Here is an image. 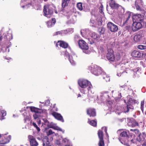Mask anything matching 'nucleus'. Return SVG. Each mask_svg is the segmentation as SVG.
Listing matches in <instances>:
<instances>
[{
  "mask_svg": "<svg viewBox=\"0 0 146 146\" xmlns=\"http://www.w3.org/2000/svg\"><path fill=\"white\" fill-rule=\"evenodd\" d=\"M127 103L126 106L123 107H121V106H119L116 108V112L118 114H119L121 112L124 113L128 112L130 110H132L133 109V106L132 105L137 102V101L128 97L127 99Z\"/></svg>",
  "mask_w": 146,
  "mask_h": 146,
  "instance_id": "f257e3e1",
  "label": "nucleus"
},
{
  "mask_svg": "<svg viewBox=\"0 0 146 146\" xmlns=\"http://www.w3.org/2000/svg\"><path fill=\"white\" fill-rule=\"evenodd\" d=\"M32 0V3L31 4L29 3H28V5H27L28 3L27 0H22L21 3V7L23 8L26 7V8H27L28 7H30L32 6L36 10H38L40 9H41L40 5L38 4H37L35 2V4H34L33 2H34V0Z\"/></svg>",
  "mask_w": 146,
  "mask_h": 146,
  "instance_id": "f03ea898",
  "label": "nucleus"
},
{
  "mask_svg": "<svg viewBox=\"0 0 146 146\" xmlns=\"http://www.w3.org/2000/svg\"><path fill=\"white\" fill-rule=\"evenodd\" d=\"M101 130H99L98 131V135L100 139V141L98 143L99 146H104V143L103 140V131L104 130L106 133V136L107 138L109 137L107 133V128L106 127H102Z\"/></svg>",
  "mask_w": 146,
  "mask_h": 146,
  "instance_id": "7ed1b4c3",
  "label": "nucleus"
},
{
  "mask_svg": "<svg viewBox=\"0 0 146 146\" xmlns=\"http://www.w3.org/2000/svg\"><path fill=\"white\" fill-rule=\"evenodd\" d=\"M89 69L92 74L96 76L101 74L102 71L101 68L96 65H92L89 67Z\"/></svg>",
  "mask_w": 146,
  "mask_h": 146,
  "instance_id": "20e7f679",
  "label": "nucleus"
},
{
  "mask_svg": "<svg viewBox=\"0 0 146 146\" xmlns=\"http://www.w3.org/2000/svg\"><path fill=\"white\" fill-rule=\"evenodd\" d=\"M78 43L79 47L83 50V52L86 54H89L90 53V51L89 50V47L88 44L84 40H80Z\"/></svg>",
  "mask_w": 146,
  "mask_h": 146,
  "instance_id": "39448f33",
  "label": "nucleus"
},
{
  "mask_svg": "<svg viewBox=\"0 0 146 146\" xmlns=\"http://www.w3.org/2000/svg\"><path fill=\"white\" fill-rule=\"evenodd\" d=\"M78 83L80 86L82 88H85L87 87L90 88H92L90 82L86 80L80 79L78 81Z\"/></svg>",
  "mask_w": 146,
  "mask_h": 146,
  "instance_id": "423d86ee",
  "label": "nucleus"
},
{
  "mask_svg": "<svg viewBox=\"0 0 146 146\" xmlns=\"http://www.w3.org/2000/svg\"><path fill=\"white\" fill-rule=\"evenodd\" d=\"M133 15L132 13L128 11L124 15L123 19V24H126L128 22L130 23L131 19H133Z\"/></svg>",
  "mask_w": 146,
  "mask_h": 146,
  "instance_id": "0eeeda50",
  "label": "nucleus"
},
{
  "mask_svg": "<svg viewBox=\"0 0 146 146\" xmlns=\"http://www.w3.org/2000/svg\"><path fill=\"white\" fill-rule=\"evenodd\" d=\"M43 12L44 16L48 18L50 17L53 13L52 9L48 5L44 6Z\"/></svg>",
  "mask_w": 146,
  "mask_h": 146,
  "instance_id": "6e6552de",
  "label": "nucleus"
},
{
  "mask_svg": "<svg viewBox=\"0 0 146 146\" xmlns=\"http://www.w3.org/2000/svg\"><path fill=\"white\" fill-rule=\"evenodd\" d=\"M102 21L101 18L100 16H98L97 17L95 15H92V17L90 20V22L93 24H94L95 22L99 26L101 25L102 24Z\"/></svg>",
  "mask_w": 146,
  "mask_h": 146,
  "instance_id": "1a4fd4ad",
  "label": "nucleus"
},
{
  "mask_svg": "<svg viewBox=\"0 0 146 146\" xmlns=\"http://www.w3.org/2000/svg\"><path fill=\"white\" fill-rule=\"evenodd\" d=\"M140 31L139 34L135 35L133 38L134 41L136 42H141L143 39H145L144 34Z\"/></svg>",
  "mask_w": 146,
  "mask_h": 146,
  "instance_id": "9d476101",
  "label": "nucleus"
},
{
  "mask_svg": "<svg viewBox=\"0 0 146 146\" xmlns=\"http://www.w3.org/2000/svg\"><path fill=\"white\" fill-rule=\"evenodd\" d=\"M132 26V29L134 32H135L141 29L142 25L141 22L134 21Z\"/></svg>",
  "mask_w": 146,
  "mask_h": 146,
  "instance_id": "9b49d317",
  "label": "nucleus"
},
{
  "mask_svg": "<svg viewBox=\"0 0 146 146\" xmlns=\"http://www.w3.org/2000/svg\"><path fill=\"white\" fill-rule=\"evenodd\" d=\"M145 19L144 15L141 14H136L133 15V21H137L141 22Z\"/></svg>",
  "mask_w": 146,
  "mask_h": 146,
  "instance_id": "f8f14e48",
  "label": "nucleus"
},
{
  "mask_svg": "<svg viewBox=\"0 0 146 146\" xmlns=\"http://www.w3.org/2000/svg\"><path fill=\"white\" fill-rule=\"evenodd\" d=\"M61 55H64L66 57V58H68L69 61L71 64L72 65H74L75 64V61L73 59V56L70 55L68 52L66 51H62L61 52Z\"/></svg>",
  "mask_w": 146,
  "mask_h": 146,
  "instance_id": "ddd939ff",
  "label": "nucleus"
},
{
  "mask_svg": "<svg viewBox=\"0 0 146 146\" xmlns=\"http://www.w3.org/2000/svg\"><path fill=\"white\" fill-rule=\"evenodd\" d=\"M106 57L109 60L113 61L115 59V57L113 54V51L112 49H110L108 50V52L107 54Z\"/></svg>",
  "mask_w": 146,
  "mask_h": 146,
  "instance_id": "4468645a",
  "label": "nucleus"
},
{
  "mask_svg": "<svg viewBox=\"0 0 146 146\" xmlns=\"http://www.w3.org/2000/svg\"><path fill=\"white\" fill-rule=\"evenodd\" d=\"M107 27L108 29L112 32H116L118 29L117 26L116 25L111 22L108 23Z\"/></svg>",
  "mask_w": 146,
  "mask_h": 146,
  "instance_id": "2eb2a0df",
  "label": "nucleus"
},
{
  "mask_svg": "<svg viewBox=\"0 0 146 146\" xmlns=\"http://www.w3.org/2000/svg\"><path fill=\"white\" fill-rule=\"evenodd\" d=\"M47 127L48 128H52L55 130L60 131L62 132L63 133L64 132V130H63L61 128L56 126L55 124L52 123H49V124L47 125Z\"/></svg>",
  "mask_w": 146,
  "mask_h": 146,
  "instance_id": "dca6fc26",
  "label": "nucleus"
},
{
  "mask_svg": "<svg viewBox=\"0 0 146 146\" xmlns=\"http://www.w3.org/2000/svg\"><path fill=\"white\" fill-rule=\"evenodd\" d=\"M30 142V145L31 146H37L38 143L36 141L35 138L33 136L29 135L28 137Z\"/></svg>",
  "mask_w": 146,
  "mask_h": 146,
  "instance_id": "f3484780",
  "label": "nucleus"
},
{
  "mask_svg": "<svg viewBox=\"0 0 146 146\" xmlns=\"http://www.w3.org/2000/svg\"><path fill=\"white\" fill-rule=\"evenodd\" d=\"M124 66V65L122 64L120 66H119L117 72V76H121V74L123 73L124 72V70H125V68L124 66Z\"/></svg>",
  "mask_w": 146,
  "mask_h": 146,
  "instance_id": "a211bd4d",
  "label": "nucleus"
},
{
  "mask_svg": "<svg viewBox=\"0 0 146 146\" xmlns=\"http://www.w3.org/2000/svg\"><path fill=\"white\" fill-rule=\"evenodd\" d=\"M52 115L56 119L62 122H64L63 117L60 114L54 112L52 113Z\"/></svg>",
  "mask_w": 146,
  "mask_h": 146,
  "instance_id": "6ab92c4d",
  "label": "nucleus"
},
{
  "mask_svg": "<svg viewBox=\"0 0 146 146\" xmlns=\"http://www.w3.org/2000/svg\"><path fill=\"white\" fill-rule=\"evenodd\" d=\"M81 34L83 37H88L91 32L88 29H82L81 31Z\"/></svg>",
  "mask_w": 146,
  "mask_h": 146,
  "instance_id": "aec40b11",
  "label": "nucleus"
},
{
  "mask_svg": "<svg viewBox=\"0 0 146 146\" xmlns=\"http://www.w3.org/2000/svg\"><path fill=\"white\" fill-rule=\"evenodd\" d=\"M58 45L63 48H65L67 47L68 44L67 43L64 41H59L56 44V46L57 47H58Z\"/></svg>",
  "mask_w": 146,
  "mask_h": 146,
  "instance_id": "412c9836",
  "label": "nucleus"
},
{
  "mask_svg": "<svg viewBox=\"0 0 146 146\" xmlns=\"http://www.w3.org/2000/svg\"><path fill=\"white\" fill-rule=\"evenodd\" d=\"M30 109L32 111L36 113H41L43 111V110L41 109H39L34 107L31 106L30 107Z\"/></svg>",
  "mask_w": 146,
  "mask_h": 146,
  "instance_id": "4be33fe9",
  "label": "nucleus"
},
{
  "mask_svg": "<svg viewBox=\"0 0 146 146\" xmlns=\"http://www.w3.org/2000/svg\"><path fill=\"white\" fill-rule=\"evenodd\" d=\"M7 114L6 111L1 107H0V119L1 120L5 119L4 117Z\"/></svg>",
  "mask_w": 146,
  "mask_h": 146,
  "instance_id": "5701e85b",
  "label": "nucleus"
},
{
  "mask_svg": "<svg viewBox=\"0 0 146 146\" xmlns=\"http://www.w3.org/2000/svg\"><path fill=\"white\" fill-rule=\"evenodd\" d=\"M87 113L90 117H94L96 115V112L94 109L89 108L87 110Z\"/></svg>",
  "mask_w": 146,
  "mask_h": 146,
  "instance_id": "b1692460",
  "label": "nucleus"
},
{
  "mask_svg": "<svg viewBox=\"0 0 146 146\" xmlns=\"http://www.w3.org/2000/svg\"><path fill=\"white\" fill-rule=\"evenodd\" d=\"M11 136L10 135H8V137H7L5 139L2 140L0 141V146H4L3 144H4L8 143L11 139Z\"/></svg>",
  "mask_w": 146,
  "mask_h": 146,
  "instance_id": "393cba45",
  "label": "nucleus"
},
{
  "mask_svg": "<svg viewBox=\"0 0 146 146\" xmlns=\"http://www.w3.org/2000/svg\"><path fill=\"white\" fill-rule=\"evenodd\" d=\"M128 125L132 127L138 125V123L133 119H130L128 123Z\"/></svg>",
  "mask_w": 146,
  "mask_h": 146,
  "instance_id": "a878e982",
  "label": "nucleus"
},
{
  "mask_svg": "<svg viewBox=\"0 0 146 146\" xmlns=\"http://www.w3.org/2000/svg\"><path fill=\"white\" fill-rule=\"evenodd\" d=\"M143 1L142 0H136L135 1V5L137 10L141 11V9L139 5H142L143 4Z\"/></svg>",
  "mask_w": 146,
  "mask_h": 146,
  "instance_id": "bb28decb",
  "label": "nucleus"
},
{
  "mask_svg": "<svg viewBox=\"0 0 146 146\" xmlns=\"http://www.w3.org/2000/svg\"><path fill=\"white\" fill-rule=\"evenodd\" d=\"M145 135L144 133H142L139 135L138 137L137 138V140L139 142H142L145 139Z\"/></svg>",
  "mask_w": 146,
  "mask_h": 146,
  "instance_id": "cd10ccee",
  "label": "nucleus"
},
{
  "mask_svg": "<svg viewBox=\"0 0 146 146\" xmlns=\"http://www.w3.org/2000/svg\"><path fill=\"white\" fill-rule=\"evenodd\" d=\"M110 5L112 9H116L119 6V5L115 3V1L113 0H110Z\"/></svg>",
  "mask_w": 146,
  "mask_h": 146,
  "instance_id": "c85d7f7f",
  "label": "nucleus"
},
{
  "mask_svg": "<svg viewBox=\"0 0 146 146\" xmlns=\"http://www.w3.org/2000/svg\"><path fill=\"white\" fill-rule=\"evenodd\" d=\"M131 55L133 57L139 58L141 56V53L138 51L134 50L132 52Z\"/></svg>",
  "mask_w": 146,
  "mask_h": 146,
  "instance_id": "c756f323",
  "label": "nucleus"
},
{
  "mask_svg": "<svg viewBox=\"0 0 146 146\" xmlns=\"http://www.w3.org/2000/svg\"><path fill=\"white\" fill-rule=\"evenodd\" d=\"M55 19L54 18L52 19V21H48L47 23V27H50L53 26L56 23Z\"/></svg>",
  "mask_w": 146,
  "mask_h": 146,
  "instance_id": "7c9ffc66",
  "label": "nucleus"
},
{
  "mask_svg": "<svg viewBox=\"0 0 146 146\" xmlns=\"http://www.w3.org/2000/svg\"><path fill=\"white\" fill-rule=\"evenodd\" d=\"M90 36L92 38L96 40L100 38V36L94 32H91Z\"/></svg>",
  "mask_w": 146,
  "mask_h": 146,
  "instance_id": "2f4dec72",
  "label": "nucleus"
},
{
  "mask_svg": "<svg viewBox=\"0 0 146 146\" xmlns=\"http://www.w3.org/2000/svg\"><path fill=\"white\" fill-rule=\"evenodd\" d=\"M43 146H46L49 144V139L47 136H45L42 139Z\"/></svg>",
  "mask_w": 146,
  "mask_h": 146,
  "instance_id": "473e14b6",
  "label": "nucleus"
},
{
  "mask_svg": "<svg viewBox=\"0 0 146 146\" xmlns=\"http://www.w3.org/2000/svg\"><path fill=\"white\" fill-rule=\"evenodd\" d=\"M101 74H102L103 79L105 80L106 81L108 82L110 81V78L108 75L106 74V73L102 71Z\"/></svg>",
  "mask_w": 146,
  "mask_h": 146,
  "instance_id": "72a5a7b5",
  "label": "nucleus"
},
{
  "mask_svg": "<svg viewBox=\"0 0 146 146\" xmlns=\"http://www.w3.org/2000/svg\"><path fill=\"white\" fill-rule=\"evenodd\" d=\"M23 111H24V113H23V115L24 117V119L25 121L27 120H29V117L28 115H27V113L26 112V111L25 110H23V111H20V112H22Z\"/></svg>",
  "mask_w": 146,
  "mask_h": 146,
  "instance_id": "f704fd0d",
  "label": "nucleus"
},
{
  "mask_svg": "<svg viewBox=\"0 0 146 146\" xmlns=\"http://www.w3.org/2000/svg\"><path fill=\"white\" fill-rule=\"evenodd\" d=\"M88 122L91 125L95 127L97 125V122L96 121L94 120H92L90 121L89 119H88Z\"/></svg>",
  "mask_w": 146,
  "mask_h": 146,
  "instance_id": "c9c22d12",
  "label": "nucleus"
},
{
  "mask_svg": "<svg viewBox=\"0 0 146 146\" xmlns=\"http://www.w3.org/2000/svg\"><path fill=\"white\" fill-rule=\"evenodd\" d=\"M70 1V0H63L62 3V7L64 8L66 6H67Z\"/></svg>",
  "mask_w": 146,
  "mask_h": 146,
  "instance_id": "e433bc0d",
  "label": "nucleus"
},
{
  "mask_svg": "<svg viewBox=\"0 0 146 146\" xmlns=\"http://www.w3.org/2000/svg\"><path fill=\"white\" fill-rule=\"evenodd\" d=\"M5 38H7V40H10L13 38L12 34L11 33H8L7 35L4 37Z\"/></svg>",
  "mask_w": 146,
  "mask_h": 146,
  "instance_id": "4c0bfd02",
  "label": "nucleus"
},
{
  "mask_svg": "<svg viewBox=\"0 0 146 146\" xmlns=\"http://www.w3.org/2000/svg\"><path fill=\"white\" fill-rule=\"evenodd\" d=\"M77 7L80 11H82L83 9L82 4L81 3L79 2L77 3Z\"/></svg>",
  "mask_w": 146,
  "mask_h": 146,
  "instance_id": "58836bf2",
  "label": "nucleus"
},
{
  "mask_svg": "<svg viewBox=\"0 0 146 146\" xmlns=\"http://www.w3.org/2000/svg\"><path fill=\"white\" fill-rule=\"evenodd\" d=\"M99 33L101 34H103L105 31V29L103 27L99 28L98 30Z\"/></svg>",
  "mask_w": 146,
  "mask_h": 146,
  "instance_id": "ea45409f",
  "label": "nucleus"
},
{
  "mask_svg": "<svg viewBox=\"0 0 146 146\" xmlns=\"http://www.w3.org/2000/svg\"><path fill=\"white\" fill-rule=\"evenodd\" d=\"M120 135L122 137H125L127 138L128 137V134L127 131H123L120 133Z\"/></svg>",
  "mask_w": 146,
  "mask_h": 146,
  "instance_id": "a19ab883",
  "label": "nucleus"
},
{
  "mask_svg": "<svg viewBox=\"0 0 146 146\" xmlns=\"http://www.w3.org/2000/svg\"><path fill=\"white\" fill-rule=\"evenodd\" d=\"M92 88H90L88 87L87 88L88 91V95L90 96H91V95L94 94V92L91 90Z\"/></svg>",
  "mask_w": 146,
  "mask_h": 146,
  "instance_id": "79ce46f5",
  "label": "nucleus"
},
{
  "mask_svg": "<svg viewBox=\"0 0 146 146\" xmlns=\"http://www.w3.org/2000/svg\"><path fill=\"white\" fill-rule=\"evenodd\" d=\"M137 48L140 50H145L146 49V45H138Z\"/></svg>",
  "mask_w": 146,
  "mask_h": 146,
  "instance_id": "37998d69",
  "label": "nucleus"
},
{
  "mask_svg": "<svg viewBox=\"0 0 146 146\" xmlns=\"http://www.w3.org/2000/svg\"><path fill=\"white\" fill-rule=\"evenodd\" d=\"M40 103L43 104L44 106H47L49 105L50 103V101L49 100H47L44 102H40Z\"/></svg>",
  "mask_w": 146,
  "mask_h": 146,
  "instance_id": "c03bdc74",
  "label": "nucleus"
},
{
  "mask_svg": "<svg viewBox=\"0 0 146 146\" xmlns=\"http://www.w3.org/2000/svg\"><path fill=\"white\" fill-rule=\"evenodd\" d=\"M44 122L42 123V125L43 126L44 125L47 126L48 124H49V121L46 119H43Z\"/></svg>",
  "mask_w": 146,
  "mask_h": 146,
  "instance_id": "a18cd8bd",
  "label": "nucleus"
},
{
  "mask_svg": "<svg viewBox=\"0 0 146 146\" xmlns=\"http://www.w3.org/2000/svg\"><path fill=\"white\" fill-rule=\"evenodd\" d=\"M62 141L63 143L65 144H66L67 143H69L70 141L69 139H68L67 138H65L62 139Z\"/></svg>",
  "mask_w": 146,
  "mask_h": 146,
  "instance_id": "49530a36",
  "label": "nucleus"
},
{
  "mask_svg": "<svg viewBox=\"0 0 146 146\" xmlns=\"http://www.w3.org/2000/svg\"><path fill=\"white\" fill-rule=\"evenodd\" d=\"M33 125L36 128V129H37V131L38 132H39L40 131V128L37 126V125L36 124L34 123L33 122L32 123Z\"/></svg>",
  "mask_w": 146,
  "mask_h": 146,
  "instance_id": "de8ad7c7",
  "label": "nucleus"
},
{
  "mask_svg": "<svg viewBox=\"0 0 146 146\" xmlns=\"http://www.w3.org/2000/svg\"><path fill=\"white\" fill-rule=\"evenodd\" d=\"M130 131H132L133 132V133H134L135 134H138L139 133V131L137 129H130Z\"/></svg>",
  "mask_w": 146,
  "mask_h": 146,
  "instance_id": "09e8293b",
  "label": "nucleus"
},
{
  "mask_svg": "<svg viewBox=\"0 0 146 146\" xmlns=\"http://www.w3.org/2000/svg\"><path fill=\"white\" fill-rule=\"evenodd\" d=\"M141 109L142 111L143 112V108H144V101H142L141 102Z\"/></svg>",
  "mask_w": 146,
  "mask_h": 146,
  "instance_id": "8fccbe9b",
  "label": "nucleus"
},
{
  "mask_svg": "<svg viewBox=\"0 0 146 146\" xmlns=\"http://www.w3.org/2000/svg\"><path fill=\"white\" fill-rule=\"evenodd\" d=\"M53 133H54V132H53L52 131L51 129H50L46 132L47 135L48 136L52 134Z\"/></svg>",
  "mask_w": 146,
  "mask_h": 146,
  "instance_id": "3c124183",
  "label": "nucleus"
},
{
  "mask_svg": "<svg viewBox=\"0 0 146 146\" xmlns=\"http://www.w3.org/2000/svg\"><path fill=\"white\" fill-rule=\"evenodd\" d=\"M64 31H58L57 32H56V33H55L54 35H57L59 34H62L63 33Z\"/></svg>",
  "mask_w": 146,
  "mask_h": 146,
  "instance_id": "603ef678",
  "label": "nucleus"
},
{
  "mask_svg": "<svg viewBox=\"0 0 146 146\" xmlns=\"http://www.w3.org/2000/svg\"><path fill=\"white\" fill-rule=\"evenodd\" d=\"M5 135V136H3V135H1V134H0V138L1 137V138H2L3 140L5 139H6L7 137H8V136H7Z\"/></svg>",
  "mask_w": 146,
  "mask_h": 146,
  "instance_id": "864d4df0",
  "label": "nucleus"
},
{
  "mask_svg": "<svg viewBox=\"0 0 146 146\" xmlns=\"http://www.w3.org/2000/svg\"><path fill=\"white\" fill-rule=\"evenodd\" d=\"M75 22V21L73 19H72L68 21V23H74Z\"/></svg>",
  "mask_w": 146,
  "mask_h": 146,
  "instance_id": "5fc2aeb1",
  "label": "nucleus"
},
{
  "mask_svg": "<svg viewBox=\"0 0 146 146\" xmlns=\"http://www.w3.org/2000/svg\"><path fill=\"white\" fill-rule=\"evenodd\" d=\"M65 146H72V145L71 142L70 141L68 143L65 144Z\"/></svg>",
  "mask_w": 146,
  "mask_h": 146,
  "instance_id": "6e6d98bb",
  "label": "nucleus"
},
{
  "mask_svg": "<svg viewBox=\"0 0 146 146\" xmlns=\"http://www.w3.org/2000/svg\"><path fill=\"white\" fill-rule=\"evenodd\" d=\"M55 143L57 145H59L60 144V140H57L55 142Z\"/></svg>",
  "mask_w": 146,
  "mask_h": 146,
  "instance_id": "4d7b16f0",
  "label": "nucleus"
},
{
  "mask_svg": "<svg viewBox=\"0 0 146 146\" xmlns=\"http://www.w3.org/2000/svg\"><path fill=\"white\" fill-rule=\"evenodd\" d=\"M119 141H120L121 143H122V144H123L124 145L126 144L127 146H129L128 144H127V142H126V143H125V142H123L122 141H121V140L119 139Z\"/></svg>",
  "mask_w": 146,
  "mask_h": 146,
  "instance_id": "13d9d810",
  "label": "nucleus"
},
{
  "mask_svg": "<svg viewBox=\"0 0 146 146\" xmlns=\"http://www.w3.org/2000/svg\"><path fill=\"white\" fill-rule=\"evenodd\" d=\"M141 70L140 68H137L135 70V71L136 72V73H139V72L141 71Z\"/></svg>",
  "mask_w": 146,
  "mask_h": 146,
  "instance_id": "bf43d9fd",
  "label": "nucleus"
},
{
  "mask_svg": "<svg viewBox=\"0 0 146 146\" xmlns=\"http://www.w3.org/2000/svg\"><path fill=\"white\" fill-rule=\"evenodd\" d=\"M68 31L70 33H72L73 31V29L72 28L69 29H68Z\"/></svg>",
  "mask_w": 146,
  "mask_h": 146,
  "instance_id": "052dcab7",
  "label": "nucleus"
},
{
  "mask_svg": "<svg viewBox=\"0 0 146 146\" xmlns=\"http://www.w3.org/2000/svg\"><path fill=\"white\" fill-rule=\"evenodd\" d=\"M33 116L34 119H36L38 117V115L36 114H34Z\"/></svg>",
  "mask_w": 146,
  "mask_h": 146,
  "instance_id": "680f3d73",
  "label": "nucleus"
},
{
  "mask_svg": "<svg viewBox=\"0 0 146 146\" xmlns=\"http://www.w3.org/2000/svg\"><path fill=\"white\" fill-rule=\"evenodd\" d=\"M11 43H10L9 45L8 46H7V48L6 49V50L7 51V50H8V52H9V49H8V48L10 46H11Z\"/></svg>",
  "mask_w": 146,
  "mask_h": 146,
  "instance_id": "e2e57ef3",
  "label": "nucleus"
},
{
  "mask_svg": "<svg viewBox=\"0 0 146 146\" xmlns=\"http://www.w3.org/2000/svg\"><path fill=\"white\" fill-rule=\"evenodd\" d=\"M121 93H119V92H118V98H121Z\"/></svg>",
  "mask_w": 146,
  "mask_h": 146,
  "instance_id": "0e129e2a",
  "label": "nucleus"
},
{
  "mask_svg": "<svg viewBox=\"0 0 146 146\" xmlns=\"http://www.w3.org/2000/svg\"><path fill=\"white\" fill-rule=\"evenodd\" d=\"M131 143H135L136 142V140L135 139H132L131 140Z\"/></svg>",
  "mask_w": 146,
  "mask_h": 146,
  "instance_id": "69168bd1",
  "label": "nucleus"
},
{
  "mask_svg": "<svg viewBox=\"0 0 146 146\" xmlns=\"http://www.w3.org/2000/svg\"><path fill=\"white\" fill-rule=\"evenodd\" d=\"M80 91H81V92H82V93H85V91H84V90L83 89H82Z\"/></svg>",
  "mask_w": 146,
  "mask_h": 146,
  "instance_id": "338daca9",
  "label": "nucleus"
},
{
  "mask_svg": "<svg viewBox=\"0 0 146 146\" xmlns=\"http://www.w3.org/2000/svg\"><path fill=\"white\" fill-rule=\"evenodd\" d=\"M143 146H146V142L145 143L142 145Z\"/></svg>",
  "mask_w": 146,
  "mask_h": 146,
  "instance_id": "774afa93",
  "label": "nucleus"
}]
</instances>
